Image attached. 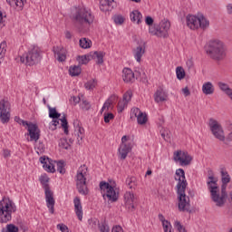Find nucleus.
Instances as JSON below:
<instances>
[{"label": "nucleus", "instance_id": "f257e3e1", "mask_svg": "<svg viewBox=\"0 0 232 232\" xmlns=\"http://www.w3.org/2000/svg\"><path fill=\"white\" fill-rule=\"evenodd\" d=\"M221 175V190L218 188V180L213 176V170H208V179L207 181V186L208 191L210 192L211 199L215 202L218 208H224L226 202H227V184L231 182V176L226 169V168L220 169Z\"/></svg>", "mask_w": 232, "mask_h": 232}, {"label": "nucleus", "instance_id": "f03ea898", "mask_svg": "<svg viewBox=\"0 0 232 232\" xmlns=\"http://www.w3.org/2000/svg\"><path fill=\"white\" fill-rule=\"evenodd\" d=\"M175 180L178 181L176 186L179 195V210L189 212L191 204H189V197L186 196V188H188V180H186V173L184 169H178L175 173Z\"/></svg>", "mask_w": 232, "mask_h": 232}, {"label": "nucleus", "instance_id": "7ed1b4c3", "mask_svg": "<svg viewBox=\"0 0 232 232\" xmlns=\"http://www.w3.org/2000/svg\"><path fill=\"white\" fill-rule=\"evenodd\" d=\"M205 52L214 61H224L227 56V47L218 38L210 39L204 47Z\"/></svg>", "mask_w": 232, "mask_h": 232}, {"label": "nucleus", "instance_id": "20e7f679", "mask_svg": "<svg viewBox=\"0 0 232 232\" xmlns=\"http://www.w3.org/2000/svg\"><path fill=\"white\" fill-rule=\"evenodd\" d=\"M71 19L74 21L78 28H88L93 24L95 16L92 14V10L86 7H74L71 13Z\"/></svg>", "mask_w": 232, "mask_h": 232}, {"label": "nucleus", "instance_id": "39448f33", "mask_svg": "<svg viewBox=\"0 0 232 232\" xmlns=\"http://www.w3.org/2000/svg\"><path fill=\"white\" fill-rule=\"evenodd\" d=\"M17 211L15 203L8 198H4L0 201V224H6L12 220V214Z\"/></svg>", "mask_w": 232, "mask_h": 232}, {"label": "nucleus", "instance_id": "423d86ee", "mask_svg": "<svg viewBox=\"0 0 232 232\" xmlns=\"http://www.w3.org/2000/svg\"><path fill=\"white\" fill-rule=\"evenodd\" d=\"M43 51L37 45H31L23 56H21L20 61L27 66H35L39 64L43 59Z\"/></svg>", "mask_w": 232, "mask_h": 232}, {"label": "nucleus", "instance_id": "0eeeda50", "mask_svg": "<svg viewBox=\"0 0 232 232\" xmlns=\"http://www.w3.org/2000/svg\"><path fill=\"white\" fill-rule=\"evenodd\" d=\"M86 175H88V167L82 165L76 175V188L81 195L88 194V186L86 185Z\"/></svg>", "mask_w": 232, "mask_h": 232}, {"label": "nucleus", "instance_id": "6e6552de", "mask_svg": "<svg viewBox=\"0 0 232 232\" xmlns=\"http://www.w3.org/2000/svg\"><path fill=\"white\" fill-rule=\"evenodd\" d=\"M48 177L46 176H41L40 178L41 184L44 186L46 206L49 209V213L53 215V213H55V199L53 198V192L50 190V186H48Z\"/></svg>", "mask_w": 232, "mask_h": 232}, {"label": "nucleus", "instance_id": "1a4fd4ad", "mask_svg": "<svg viewBox=\"0 0 232 232\" xmlns=\"http://www.w3.org/2000/svg\"><path fill=\"white\" fill-rule=\"evenodd\" d=\"M100 189L103 198H108L109 202H117L119 200V192L110 183L106 181L100 182Z\"/></svg>", "mask_w": 232, "mask_h": 232}, {"label": "nucleus", "instance_id": "9d476101", "mask_svg": "<svg viewBox=\"0 0 232 232\" xmlns=\"http://www.w3.org/2000/svg\"><path fill=\"white\" fill-rule=\"evenodd\" d=\"M16 122H19V124H22L23 126H26L27 128V135L30 136V141L31 142H37L39 139H41V130H39V127L35 123L28 122L24 120H21L19 118H15Z\"/></svg>", "mask_w": 232, "mask_h": 232}, {"label": "nucleus", "instance_id": "9b49d317", "mask_svg": "<svg viewBox=\"0 0 232 232\" xmlns=\"http://www.w3.org/2000/svg\"><path fill=\"white\" fill-rule=\"evenodd\" d=\"M208 128L212 133V135L218 139V140H220L221 142H224L226 140V135L224 134V129L222 128V125L218 121L210 118L208 121Z\"/></svg>", "mask_w": 232, "mask_h": 232}, {"label": "nucleus", "instance_id": "f8f14e48", "mask_svg": "<svg viewBox=\"0 0 232 232\" xmlns=\"http://www.w3.org/2000/svg\"><path fill=\"white\" fill-rule=\"evenodd\" d=\"M173 160L179 162L180 166H189L193 158L187 151L177 150L173 154Z\"/></svg>", "mask_w": 232, "mask_h": 232}, {"label": "nucleus", "instance_id": "ddd939ff", "mask_svg": "<svg viewBox=\"0 0 232 232\" xmlns=\"http://www.w3.org/2000/svg\"><path fill=\"white\" fill-rule=\"evenodd\" d=\"M0 121L3 124L10 121V102L6 100L0 101Z\"/></svg>", "mask_w": 232, "mask_h": 232}, {"label": "nucleus", "instance_id": "4468645a", "mask_svg": "<svg viewBox=\"0 0 232 232\" xmlns=\"http://www.w3.org/2000/svg\"><path fill=\"white\" fill-rule=\"evenodd\" d=\"M202 21H206L202 18V14H199L198 16L193 14L187 15V26L191 30H198V28L202 26Z\"/></svg>", "mask_w": 232, "mask_h": 232}, {"label": "nucleus", "instance_id": "2eb2a0df", "mask_svg": "<svg viewBox=\"0 0 232 232\" xmlns=\"http://www.w3.org/2000/svg\"><path fill=\"white\" fill-rule=\"evenodd\" d=\"M140 75V72L137 70L135 72H133V71L130 68H124L122 71V80L127 84H132V82H135V79H139Z\"/></svg>", "mask_w": 232, "mask_h": 232}, {"label": "nucleus", "instance_id": "dca6fc26", "mask_svg": "<svg viewBox=\"0 0 232 232\" xmlns=\"http://www.w3.org/2000/svg\"><path fill=\"white\" fill-rule=\"evenodd\" d=\"M132 53L137 63H140L142 56L146 53V42L143 40L138 42V46L132 50Z\"/></svg>", "mask_w": 232, "mask_h": 232}, {"label": "nucleus", "instance_id": "f3484780", "mask_svg": "<svg viewBox=\"0 0 232 232\" xmlns=\"http://www.w3.org/2000/svg\"><path fill=\"white\" fill-rule=\"evenodd\" d=\"M124 202L126 208L130 211H133V209H135V204H137V198L135 197V194H133V192L127 191L124 194Z\"/></svg>", "mask_w": 232, "mask_h": 232}, {"label": "nucleus", "instance_id": "a211bd4d", "mask_svg": "<svg viewBox=\"0 0 232 232\" xmlns=\"http://www.w3.org/2000/svg\"><path fill=\"white\" fill-rule=\"evenodd\" d=\"M53 52L54 53V57H57V61L59 63H64L66 61V49L63 46H53Z\"/></svg>", "mask_w": 232, "mask_h": 232}, {"label": "nucleus", "instance_id": "6ab92c4d", "mask_svg": "<svg viewBox=\"0 0 232 232\" xmlns=\"http://www.w3.org/2000/svg\"><path fill=\"white\" fill-rule=\"evenodd\" d=\"M118 151L120 159L124 160H126V157H128V153L131 151V145L129 143H121Z\"/></svg>", "mask_w": 232, "mask_h": 232}, {"label": "nucleus", "instance_id": "aec40b11", "mask_svg": "<svg viewBox=\"0 0 232 232\" xmlns=\"http://www.w3.org/2000/svg\"><path fill=\"white\" fill-rule=\"evenodd\" d=\"M73 126H74V135L77 138L78 142L84 139V128L81 127V123L79 120H75L73 121Z\"/></svg>", "mask_w": 232, "mask_h": 232}, {"label": "nucleus", "instance_id": "412c9836", "mask_svg": "<svg viewBox=\"0 0 232 232\" xmlns=\"http://www.w3.org/2000/svg\"><path fill=\"white\" fill-rule=\"evenodd\" d=\"M114 6V0H101L100 2V10H102V12H110L113 10Z\"/></svg>", "mask_w": 232, "mask_h": 232}, {"label": "nucleus", "instance_id": "4be33fe9", "mask_svg": "<svg viewBox=\"0 0 232 232\" xmlns=\"http://www.w3.org/2000/svg\"><path fill=\"white\" fill-rule=\"evenodd\" d=\"M73 204H74V211L78 219L82 220V205L81 204V198H79V197H76L73 199Z\"/></svg>", "mask_w": 232, "mask_h": 232}, {"label": "nucleus", "instance_id": "5701e85b", "mask_svg": "<svg viewBox=\"0 0 232 232\" xmlns=\"http://www.w3.org/2000/svg\"><path fill=\"white\" fill-rule=\"evenodd\" d=\"M8 5L12 6V8H14V10L21 11L24 7V4L26 3V0H6Z\"/></svg>", "mask_w": 232, "mask_h": 232}, {"label": "nucleus", "instance_id": "b1692460", "mask_svg": "<svg viewBox=\"0 0 232 232\" xmlns=\"http://www.w3.org/2000/svg\"><path fill=\"white\" fill-rule=\"evenodd\" d=\"M104 55H106V53L101 51L91 53V57L96 61V64H102L104 63Z\"/></svg>", "mask_w": 232, "mask_h": 232}, {"label": "nucleus", "instance_id": "393cba45", "mask_svg": "<svg viewBox=\"0 0 232 232\" xmlns=\"http://www.w3.org/2000/svg\"><path fill=\"white\" fill-rule=\"evenodd\" d=\"M202 92L204 95H213L215 93V86L211 82H206L202 85Z\"/></svg>", "mask_w": 232, "mask_h": 232}, {"label": "nucleus", "instance_id": "a878e982", "mask_svg": "<svg viewBox=\"0 0 232 232\" xmlns=\"http://www.w3.org/2000/svg\"><path fill=\"white\" fill-rule=\"evenodd\" d=\"M156 102H164L168 101V93L163 89H159L154 94Z\"/></svg>", "mask_w": 232, "mask_h": 232}, {"label": "nucleus", "instance_id": "bb28decb", "mask_svg": "<svg viewBox=\"0 0 232 232\" xmlns=\"http://www.w3.org/2000/svg\"><path fill=\"white\" fill-rule=\"evenodd\" d=\"M40 162L41 164H44L43 168L45 169V171H48L49 173H55V167L52 165V163H48L46 161V158L41 157Z\"/></svg>", "mask_w": 232, "mask_h": 232}, {"label": "nucleus", "instance_id": "cd10ccee", "mask_svg": "<svg viewBox=\"0 0 232 232\" xmlns=\"http://www.w3.org/2000/svg\"><path fill=\"white\" fill-rule=\"evenodd\" d=\"M117 99H119V96H117L115 94L111 95L110 98L104 102V104L102 108V111L110 110V108H111V104H113V102H115V101H117Z\"/></svg>", "mask_w": 232, "mask_h": 232}, {"label": "nucleus", "instance_id": "c85d7f7f", "mask_svg": "<svg viewBox=\"0 0 232 232\" xmlns=\"http://www.w3.org/2000/svg\"><path fill=\"white\" fill-rule=\"evenodd\" d=\"M142 14H140V12H139L138 10L130 13V20L133 21V23H137V24H140Z\"/></svg>", "mask_w": 232, "mask_h": 232}, {"label": "nucleus", "instance_id": "c756f323", "mask_svg": "<svg viewBox=\"0 0 232 232\" xmlns=\"http://www.w3.org/2000/svg\"><path fill=\"white\" fill-rule=\"evenodd\" d=\"M79 64H88L92 61V53L89 54L82 55L77 57Z\"/></svg>", "mask_w": 232, "mask_h": 232}, {"label": "nucleus", "instance_id": "7c9ffc66", "mask_svg": "<svg viewBox=\"0 0 232 232\" xmlns=\"http://www.w3.org/2000/svg\"><path fill=\"white\" fill-rule=\"evenodd\" d=\"M159 26H160V30H169V28H171V22L168 18H163L160 22Z\"/></svg>", "mask_w": 232, "mask_h": 232}, {"label": "nucleus", "instance_id": "2f4dec72", "mask_svg": "<svg viewBox=\"0 0 232 232\" xmlns=\"http://www.w3.org/2000/svg\"><path fill=\"white\" fill-rule=\"evenodd\" d=\"M150 35H155L156 37H168V30H151L150 31Z\"/></svg>", "mask_w": 232, "mask_h": 232}, {"label": "nucleus", "instance_id": "473e14b6", "mask_svg": "<svg viewBox=\"0 0 232 232\" xmlns=\"http://www.w3.org/2000/svg\"><path fill=\"white\" fill-rule=\"evenodd\" d=\"M218 86L221 92H224L227 95L231 92L232 89L229 87V84L218 82Z\"/></svg>", "mask_w": 232, "mask_h": 232}, {"label": "nucleus", "instance_id": "72a5a7b5", "mask_svg": "<svg viewBox=\"0 0 232 232\" xmlns=\"http://www.w3.org/2000/svg\"><path fill=\"white\" fill-rule=\"evenodd\" d=\"M69 73L72 77H77L81 75V66L79 65L71 66L69 69Z\"/></svg>", "mask_w": 232, "mask_h": 232}, {"label": "nucleus", "instance_id": "f704fd0d", "mask_svg": "<svg viewBox=\"0 0 232 232\" xmlns=\"http://www.w3.org/2000/svg\"><path fill=\"white\" fill-rule=\"evenodd\" d=\"M126 184L130 188V189H135V188H137V178L135 177L127 178Z\"/></svg>", "mask_w": 232, "mask_h": 232}, {"label": "nucleus", "instance_id": "c9c22d12", "mask_svg": "<svg viewBox=\"0 0 232 232\" xmlns=\"http://www.w3.org/2000/svg\"><path fill=\"white\" fill-rule=\"evenodd\" d=\"M6 41H3L0 44V64L3 63V59H5V55H6Z\"/></svg>", "mask_w": 232, "mask_h": 232}, {"label": "nucleus", "instance_id": "e433bc0d", "mask_svg": "<svg viewBox=\"0 0 232 232\" xmlns=\"http://www.w3.org/2000/svg\"><path fill=\"white\" fill-rule=\"evenodd\" d=\"M48 108L50 119H59V117H61V113L57 112V109L52 108L50 106H48Z\"/></svg>", "mask_w": 232, "mask_h": 232}, {"label": "nucleus", "instance_id": "4c0bfd02", "mask_svg": "<svg viewBox=\"0 0 232 232\" xmlns=\"http://www.w3.org/2000/svg\"><path fill=\"white\" fill-rule=\"evenodd\" d=\"M80 46L81 48H83L84 50H86L87 48H90L92 46V41L86 38H82L80 39Z\"/></svg>", "mask_w": 232, "mask_h": 232}, {"label": "nucleus", "instance_id": "58836bf2", "mask_svg": "<svg viewBox=\"0 0 232 232\" xmlns=\"http://www.w3.org/2000/svg\"><path fill=\"white\" fill-rule=\"evenodd\" d=\"M176 75L179 81H182V79H184V77H186V72L184 71V68L177 67L176 68Z\"/></svg>", "mask_w": 232, "mask_h": 232}, {"label": "nucleus", "instance_id": "ea45409f", "mask_svg": "<svg viewBox=\"0 0 232 232\" xmlns=\"http://www.w3.org/2000/svg\"><path fill=\"white\" fill-rule=\"evenodd\" d=\"M60 121L62 122V128L63 129L65 135H68V120H66V115H63Z\"/></svg>", "mask_w": 232, "mask_h": 232}, {"label": "nucleus", "instance_id": "a19ab883", "mask_svg": "<svg viewBox=\"0 0 232 232\" xmlns=\"http://www.w3.org/2000/svg\"><path fill=\"white\" fill-rule=\"evenodd\" d=\"M56 169L58 173H61V175H64V173H66V169H64V162L63 161L56 162Z\"/></svg>", "mask_w": 232, "mask_h": 232}, {"label": "nucleus", "instance_id": "79ce46f5", "mask_svg": "<svg viewBox=\"0 0 232 232\" xmlns=\"http://www.w3.org/2000/svg\"><path fill=\"white\" fill-rule=\"evenodd\" d=\"M98 227L101 232H110V227L108 226V223L106 221H102L98 224Z\"/></svg>", "mask_w": 232, "mask_h": 232}, {"label": "nucleus", "instance_id": "37998d69", "mask_svg": "<svg viewBox=\"0 0 232 232\" xmlns=\"http://www.w3.org/2000/svg\"><path fill=\"white\" fill-rule=\"evenodd\" d=\"M138 124H146L148 122V115L146 113L140 114L137 118Z\"/></svg>", "mask_w": 232, "mask_h": 232}, {"label": "nucleus", "instance_id": "c03bdc74", "mask_svg": "<svg viewBox=\"0 0 232 232\" xmlns=\"http://www.w3.org/2000/svg\"><path fill=\"white\" fill-rule=\"evenodd\" d=\"M133 97V92L131 90L127 91L124 94H123V101L127 103L130 102V101H131V98Z\"/></svg>", "mask_w": 232, "mask_h": 232}, {"label": "nucleus", "instance_id": "a18cd8bd", "mask_svg": "<svg viewBox=\"0 0 232 232\" xmlns=\"http://www.w3.org/2000/svg\"><path fill=\"white\" fill-rule=\"evenodd\" d=\"M128 106V102L124 100H121L118 102V113H122L124 111V108Z\"/></svg>", "mask_w": 232, "mask_h": 232}, {"label": "nucleus", "instance_id": "49530a36", "mask_svg": "<svg viewBox=\"0 0 232 232\" xmlns=\"http://www.w3.org/2000/svg\"><path fill=\"white\" fill-rule=\"evenodd\" d=\"M160 135L167 142H169V139H171V134H169V130H160Z\"/></svg>", "mask_w": 232, "mask_h": 232}, {"label": "nucleus", "instance_id": "de8ad7c7", "mask_svg": "<svg viewBox=\"0 0 232 232\" xmlns=\"http://www.w3.org/2000/svg\"><path fill=\"white\" fill-rule=\"evenodd\" d=\"M59 146L63 150H68V148H70V143H68V140L66 139L63 138L59 140Z\"/></svg>", "mask_w": 232, "mask_h": 232}, {"label": "nucleus", "instance_id": "09e8293b", "mask_svg": "<svg viewBox=\"0 0 232 232\" xmlns=\"http://www.w3.org/2000/svg\"><path fill=\"white\" fill-rule=\"evenodd\" d=\"M95 86H97V81L95 80H91L85 83L86 90H93Z\"/></svg>", "mask_w": 232, "mask_h": 232}, {"label": "nucleus", "instance_id": "8fccbe9b", "mask_svg": "<svg viewBox=\"0 0 232 232\" xmlns=\"http://www.w3.org/2000/svg\"><path fill=\"white\" fill-rule=\"evenodd\" d=\"M81 108L85 111H88V110L92 108V104H90L89 102L86 100H82Z\"/></svg>", "mask_w": 232, "mask_h": 232}, {"label": "nucleus", "instance_id": "3c124183", "mask_svg": "<svg viewBox=\"0 0 232 232\" xmlns=\"http://www.w3.org/2000/svg\"><path fill=\"white\" fill-rule=\"evenodd\" d=\"M174 227L179 232H188L184 226H182V224L179 223V221H175Z\"/></svg>", "mask_w": 232, "mask_h": 232}, {"label": "nucleus", "instance_id": "603ef678", "mask_svg": "<svg viewBox=\"0 0 232 232\" xmlns=\"http://www.w3.org/2000/svg\"><path fill=\"white\" fill-rule=\"evenodd\" d=\"M143 112L140 111V109L137 108V107H134L131 109L130 111V115H134V117H136V119L141 115Z\"/></svg>", "mask_w": 232, "mask_h": 232}, {"label": "nucleus", "instance_id": "864d4df0", "mask_svg": "<svg viewBox=\"0 0 232 232\" xmlns=\"http://www.w3.org/2000/svg\"><path fill=\"white\" fill-rule=\"evenodd\" d=\"M57 126H59V120H53L52 122L49 124V130L54 131V130H57Z\"/></svg>", "mask_w": 232, "mask_h": 232}, {"label": "nucleus", "instance_id": "5fc2aeb1", "mask_svg": "<svg viewBox=\"0 0 232 232\" xmlns=\"http://www.w3.org/2000/svg\"><path fill=\"white\" fill-rule=\"evenodd\" d=\"M7 232H19V227H15L14 224H9L6 226Z\"/></svg>", "mask_w": 232, "mask_h": 232}, {"label": "nucleus", "instance_id": "6e6d98bb", "mask_svg": "<svg viewBox=\"0 0 232 232\" xmlns=\"http://www.w3.org/2000/svg\"><path fill=\"white\" fill-rule=\"evenodd\" d=\"M115 24H122L124 18L122 15H116L113 17Z\"/></svg>", "mask_w": 232, "mask_h": 232}, {"label": "nucleus", "instance_id": "4d7b16f0", "mask_svg": "<svg viewBox=\"0 0 232 232\" xmlns=\"http://www.w3.org/2000/svg\"><path fill=\"white\" fill-rule=\"evenodd\" d=\"M113 113H104V122L108 123L114 119Z\"/></svg>", "mask_w": 232, "mask_h": 232}, {"label": "nucleus", "instance_id": "13d9d810", "mask_svg": "<svg viewBox=\"0 0 232 232\" xmlns=\"http://www.w3.org/2000/svg\"><path fill=\"white\" fill-rule=\"evenodd\" d=\"M162 226L164 232H171V223L169 221L163 223Z\"/></svg>", "mask_w": 232, "mask_h": 232}, {"label": "nucleus", "instance_id": "bf43d9fd", "mask_svg": "<svg viewBox=\"0 0 232 232\" xmlns=\"http://www.w3.org/2000/svg\"><path fill=\"white\" fill-rule=\"evenodd\" d=\"M202 18L205 21H202L201 26H199V28H203V29L209 28V22L208 21V19L206 17H204L203 14H202Z\"/></svg>", "mask_w": 232, "mask_h": 232}, {"label": "nucleus", "instance_id": "052dcab7", "mask_svg": "<svg viewBox=\"0 0 232 232\" xmlns=\"http://www.w3.org/2000/svg\"><path fill=\"white\" fill-rule=\"evenodd\" d=\"M57 229H60V231L62 232H70V230L68 229V227L64 224H58Z\"/></svg>", "mask_w": 232, "mask_h": 232}, {"label": "nucleus", "instance_id": "680f3d73", "mask_svg": "<svg viewBox=\"0 0 232 232\" xmlns=\"http://www.w3.org/2000/svg\"><path fill=\"white\" fill-rule=\"evenodd\" d=\"M145 23L148 26H153L154 20L151 16H146Z\"/></svg>", "mask_w": 232, "mask_h": 232}, {"label": "nucleus", "instance_id": "e2e57ef3", "mask_svg": "<svg viewBox=\"0 0 232 232\" xmlns=\"http://www.w3.org/2000/svg\"><path fill=\"white\" fill-rule=\"evenodd\" d=\"M182 92H183L185 97H189V95H191V92H189V89L188 87L183 88Z\"/></svg>", "mask_w": 232, "mask_h": 232}, {"label": "nucleus", "instance_id": "0e129e2a", "mask_svg": "<svg viewBox=\"0 0 232 232\" xmlns=\"http://www.w3.org/2000/svg\"><path fill=\"white\" fill-rule=\"evenodd\" d=\"M112 232H124V230L122 229V227L116 226V227H112Z\"/></svg>", "mask_w": 232, "mask_h": 232}, {"label": "nucleus", "instance_id": "69168bd1", "mask_svg": "<svg viewBox=\"0 0 232 232\" xmlns=\"http://www.w3.org/2000/svg\"><path fill=\"white\" fill-rule=\"evenodd\" d=\"M158 218H159V220L162 222V225L165 224V222H169L168 220H166V218H164V215L162 214H159Z\"/></svg>", "mask_w": 232, "mask_h": 232}, {"label": "nucleus", "instance_id": "338daca9", "mask_svg": "<svg viewBox=\"0 0 232 232\" xmlns=\"http://www.w3.org/2000/svg\"><path fill=\"white\" fill-rule=\"evenodd\" d=\"M227 200H228L229 204L232 206V191H230V192L227 194Z\"/></svg>", "mask_w": 232, "mask_h": 232}, {"label": "nucleus", "instance_id": "774afa93", "mask_svg": "<svg viewBox=\"0 0 232 232\" xmlns=\"http://www.w3.org/2000/svg\"><path fill=\"white\" fill-rule=\"evenodd\" d=\"M227 14H232V5L231 4H228L227 5Z\"/></svg>", "mask_w": 232, "mask_h": 232}]
</instances>
